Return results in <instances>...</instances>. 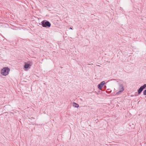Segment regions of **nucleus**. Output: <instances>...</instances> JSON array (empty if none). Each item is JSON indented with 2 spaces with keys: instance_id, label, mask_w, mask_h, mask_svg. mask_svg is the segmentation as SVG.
Segmentation results:
<instances>
[{
  "instance_id": "1a4fd4ad",
  "label": "nucleus",
  "mask_w": 146,
  "mask_h": 146,
  "mask_svg": "<svg viewBox=\"0 0 146 146\" xmlns=\"http://www.w3.org/2000/svg\"><path fill=\"white\" fill-rule=\"evenodd\" d=\"M69 29H71V30L72 29V28H71V27Z\"/></svg>"
},
{
  "instance_id": "6e6552de",
  "label": "nucleus",
  "mask_w": 146,
  "mask_h": 146,
  "mask_svg": "<svg viewBox=\"0 0 146 146\" xmlns=\"http://www.w3.org/2000/svg\"><path fill=\"white\" fill-rule=\"evenodd\" d=\"M143 94L144 95H146V90H145L143 92Z\"/></svg>"
},
{
  "instance_id": "f257e3e1",
  "label": "nucleus",
  "mask_w": 146,
  "mask_h": 146,
  "mask_svg": "<svg viewBox=\"0 0 146 146\" xmlns=\"http://www.w3.org/2000/svg\"><path fill=\"white\" fill-rule=\"evenodd\" d=\"M115 91L117 92L116 94H119L120 92H123L124 90V88L122 84H119L115 89Z\"/></svg>"
},
{
  "instance_id": "0eeeda50",
  "label": "nucleus",
  "mask_w": 146,
  "mask_h": 146,
  "mask_svg": "<svg viewBox=\"0 0 146 146\" xmlns=\"http://www.w3.org/2000/svg\"><path fill=\"white\" fill-rule=\"evenodd\" d=\"M73 106L74 107L78 108L79 107V105L76 103L73 102Z\"/></svg>"
},
{
  "instance_id": "423d86ee",
  "label": "nucleus",
  "mask_w": 146,
  "mask_h": 146,
  "mask_svg": "<svg viewBox=\"0 0 146 146\" xmlns=\"http://www.w3.org/2000/svg\"><path fill=\"white\" fill-rule=\"evenodd\" d=\"M145 87H146V84H145L143 86L141 87L138 90V94H140L143 91V90L144 89Z\"/></svg>"
},
{
  "instance_id": "39448f33",
  "label": "nucleus",
  "mask_w": 146,
  "mask_h": 146,
  "mask_svg": "<svg viewBox=\"0 0 146 146\" xmlns=\"http://www.w3.org/2000/svg\"><path fill=\"white\" fill-rule=\"evenodd\" d=\"M105 83V82L104 81H103L101 82L100 84H98V87L99 89L101 90L103 86H104Z\"/></svg>"
},
{
  "instance_id": "f03ea898",
  "label": "nucleus",
  "mask_w": 146,
  "mask_h": 146,
  "mask_svg": "<svg viewBox=\"0 0 146 146\" xmlns=\"http://www.w3.org/2000/svg\"><path fill=\"white\" fill-rule=\"evenodd\" d=\"M9 71L10 69L8 68L4 67L1 70V74L3 76H6L8 74Z\"/></svg>"
},
{
  "instance_id": "20e7f679",
  "label": "nucleus",
  "mask_w": 146,
  "mask_h": 146,
  "mask_svg": "<svg viewBox=\"0 0 146 146\" xmlns=\"http://www.w3.org/2000/svg\"><path fill=\"white\" fill-rule=\"evenodd\" d=\"M41 23L43 26L44 27H50L51 25L50 23L48 21L45 22L44 21H43Z\"/></svg>"
},
{
  "instance_id": "7ed1b4c3",
  "label": "nucleus",
  "mask_w": 146,
  "mask_h": 146,
  "mask_svg": "<svg viewBox=\"0 0 146 146\" xmlns=\"http://www.w3.org/2000/svg\"><path fill=\"white\" fill-rule=\"evenodd\" d=\"M24 66V68L25 69V70L27 71L29 68H30L31 66V62H28L27 63L25 62Z\"/></svg>"
}]
</instances>
